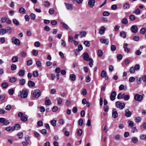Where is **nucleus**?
Listing matches in <instances>:
<instances>
[{
  "label": "nucleus",
  "instance_id": "obj_61",
  "mask_svg": "<svg viewBox=\"0 0 146 146\" xmlns=\"http://www.w3.org/2000/svg\"><path fill=\"white\" fill-rule=\"evenodd\" d=\"M58 109V108L57 106H54L52 108V111L53 112H56Z\"/></svg>",
  "mask_w": 146,
  "mask_h": 146
},
{
  "label": "nucleus",
  "instance_id": "obj_34",
  "mask_svg": "<svg viewBox=\"0 0 146 146\" xmlns=\"http://www.w3.org/2000/svg\"><path fill=\"white\" fill-rule=\"evenodd\" d=\"M128 126L131 127H132L134 126V123L133 121H129L127 122Z\"/></svg>",
  "mask_w": 146,
  "mask_h": 146
},
{
  "label": "nucleus",
  "instance_id": "obj_27",
  "mask_svg": "<svg viewBox=\"0 0 146 146\" xmlns=\"http://www.w3.org/2000/svg\"><path fill=\"white\" fill-rule=\"evenodd\" d=\"M61 24L62 26L64 28H65L66 29H69V27L68 25L65 23L64 22H61Z\"/></svg>",
  "mask_w": 146,
  "mask_h": 146
},
{
  "label": "nucleus",
  "instance_id": "obj_14",
  "mask_svg": "<svg viewBox=\"0 0 146 146\" xmlns=\"http://www.w3.org/2000/svg\"><path fill=\"white\" fill-rule=\"evenodd\" d=\"M132 113L131 111H129V109L125 110V115L127 117H129L131 116Z\"/></svg>",
  "mask_w": 146,
  "mask_h": 146
},
{
  "label": "nucleus",
  "instance_id": "obj_45",
  "mask_svg": "<svg viewBox=\"0 0 146 146\" xmlns=\"http://www.w3.org/2000/svg\"><path fill=\"white\" fill-rule=\"evenodd\" d=\"M136 122L137 123H139L141 120V118L139 117H137L135 118Z\"/></svg>",
  "mask_w": 146,
  "mask_h": 146
},
{
  "label": "nucleus",
  "instance_id": "obj_46",
  "mask_svg": "<svg viewBox=\"0 0 146 146\" xmlns=\"http://www.w3.org/2000/svg\"><path fill=\"white\" fill-rule=\"evenodd\" d=\"M134 13L136 15H139L141 13V11L138 8L135 9L134 11Z\"/></svg>",
  "mask_w": 146,
  "mask_h": 146
},
{
  "label": "nucleus",
  "instance_id": "obj_32",
  "mask_svg": "<svg viewBox=\"0 0 146 146\" xmlns=\"http://www.w3.org/2000/svg\"><path fill=\"white\" fill-rule=\"evenodd\" d=\"M86 34V33L84 31H82L80 33V35L81 38L85 37Z\"/></svg>",
  "mask_w": 146,
  "mask_h": 146
},
{
  "label": "nucleus",
  "instance_id": "obj_36",
  "mask_svg": "<svg viewBox=\"0 0 146 146\" xmlns=\"http://www.w3.org/2000/svg\"><path fill=\"white\" fill-rule=\"evenodd\" d=\"M128 21L126 18L123 19L122 20V23L123 24L126 25L128 23Z\"/></svg>",
  "mask_w": 146,
  "mask_h": 146
},
{
  "label": "nucleus",
  "instance_id": "obj_11",
  "mask_svg": "<svg viewBox=\"0 0 146 146\" xmlns=\"http://www.w3.org/2000/svg\"><path fill=\"white\" fill-rule=\"evenodd\" d=\"M116 95V93L115 91H113L110 96V98L111 100L113 101L115 100Z\"/></svg>",
  "mask_w": 146,
  "mask_h": 146
},
{
  "label": "nucleus",
  "instance_id": "obj_12",
  "mask_svg": "<svg viewBox=\"0 0 146 146\" xmlns=\"http://www.w3.org/2000/svg\"><path fill=\"white\" fill-rule=\"evenodd\" d=\"M112 116L114 118H116L117 117L118 114L117 111L116 109H114L112 111Z\"/></svg>",
  "mask_w": 146,
  "mask_h": 146
},
{
  "label": "nucleus",
  "instance_id": "obj_23",
  "mask_svg": "<svg viewBox=\"0 0 146 146\" xmlns=\"http://www.w3.org/2000/svg\"><path fill=\"white\" fill-rule=\"evenodd\" d=\"M18 74L19 76H23L25 74V71L23 70H21L19 71Z\"/></svg>",
  "mask_w": 146,
  "mask_h": 146
},
{
  "label": "nucleus",
  "instance_id": "obj_41",
  "mask_svg": "<svg viewBox=\"0 0 146 146\" xmlns=\"http://www.w3.org/2000/svg\"><path fill=\"white\" fill-rule=\"evenodd\" d=\"M11 70L14 71L16 70L17 66L15 64H13L11 66Z\"/></svg>",
  "mask_w": 146,
  "mask_h": 146
},
{
  "label": "nucleus",
  "instance_id": "obj_28",
  "mask_svg": "<svg viewBox=\"0 0 146 146\" xmlns=\"http://www.w3.org/2000/svg\"><path fill=\"white\" fill-rule=\"evenodd\" d=\"M125 95L124 93L121 94L120 93L118 94L117 96V98L118 99H120L124 98V95Z\"/></svg>",
  "mask_w": 146,
  "mask_h": 146
},
{
  "label": "nucleus",
  "instance_id": "obj_18",
  "mask_svg": "<svg viewBox=\"0 0 146 146\" xmlns=\"http://www.w3.org/2000/svg\"><path fill=\"white\" fill-rule=\"evenodd\" d=\"M19 59V58L17 56H13L11 58V61L13 62H17Z\"/></svg>",
  "mask_w": 146,
  "mask_h": 146
},
{
  "label": "nucleus",
  "instance_id": "obj_5",
  "mask_svg": "<svg viewBox=\"0 0 146 146\" xmlns=\"http://www.w3.org/2000/svg\"><path fill=\"white\" fill-rule=\"evenodd\" d=\"M11 40L12 43L16 45L19 46L20 44V42L19 40L17 38H15V37H13L11 39Z\"/></svg>",
  "mask_w": 146,
  "mask_h": 146
},
{
  "label": "nucleus",
  "instance_id": "obj_62",
  "mask_svg": "<svg viewBox=\"0 0 146 146\" xmlns=\"http://www.w3.org/2000/svg\"><path fill=\"white\" fill-rule=\"evenodd\" d=\"M91 80V79L90 76H87L86 77V81L87 82H89Z\"/></svg>",
  "mask_w": 146,
  "mask_h": 146
},
{
  "label": "nucleus",
  "instance_id": "obj_51",
  "mask_svg": "<svg viewBox=\"0 0 146 146\" xmlns=\"http://www.w3.org/2000/svg\"><path fill=\"white\" fill-rule=\"evenodd\" d=\"M14 90L13 88H11L8 90L9 93L11 95H12L14 93Z\"/></svg>",
  "mask_w": 146,
  "mask_h": 146
},
{
  "label": "nucleus",
  "instance_id": "obj_26",
  "mask_svg": "<svg viewBox=\"0 0 146 146\" xmlns=\"http://www.w3.org/2000/svg\"><path fill=\"white\" fill-rule=\"evenodd\" d=\"M97 54L98 57H101L103 55V52L102 50L99 49L98 50Z\"/></svg>",
  "mask_w": 146,
  "mask_h": 146
},
{
  "label": "nucleus",
  "instance_id": "obj_15",
  "mask_svg": "<svg viewBox=\"0 0 146 146\" xmlns=\"http://www.w3.org/2000/svg\"><path fill=\"white\" fill-rule=\"evenodd\" d=\"M105 30L106 28L104 27H102L99 31L100 34L101 35H103L105 33Z\"/></svg>",
  "mask_w": 146,
  "mask_h": 146
},
{
  "label": "nucleus",
  "instance_id": "obj_7",
  "mask_svg": "<svg viewBox=\"0 0 146 146\" xmlns=\"http://www.w3.org/2000/svg\"><path fill=\"white\" fill-rule=\"evenodd\" d=\"M134 98L136 101H140L143 99V96L141 95L137 94L135 96Z\"/></svg>",
  "mask_w": 146,
  "mask_h": 146
},
{
  "label": "nucleus",
  "instance_id": "obj_35",
  "mask_svg": "<svg viewBox=\"0 0 146 146\" xmlns=\"http://www.w3.org/2000/svg\"><path fill=\"white\" fill-rule=\"evenodd\" d=\"M13 23L16 25H18L19 23V21L16 19H14L13 20Z\"/></svg>",
  "mask_w": 146,
  "mask_h": 146
},
{
  "label": "nucleus",
  "instance_id": "obj_4",
  "mask_svg": "<svg viewBox=\"0 0 146 146\" xmlns=\"http://www.w3.org/2000/svg\"><path fill=\"white\" fill-rule=\"evenodd\" d=\"M28 95V93L26 90H23L22 91L20 92V96L23 98H26Z\"/></svg>",
  "mask_w": 146,
  "mask_h": 146
},
{
  "label": "nucleus",
  "instance_id": "obj_53",
  "mask_svg": "<svg viewBox=\"0 0 146 146\" xmlns=\"http://www.w3.org/2000/svg\"><path fill=\"white\" fill-rule=\"evenodd\" d=\"M110 14V13L108 11H105L103 12V15L104 16H108Z\"/></svg>",
  "mask_w": 146,
  "mask_h": 146
},
{
  "label": "nucleus",
  "instance_id": "obj_2",
  "mask_svg": "<svg viewBox=\"0 0 146 146\" xmlns=\"http://www.w3.org/2000/svg\"><path fill=\"white\" fill-rule=\"evenodd\" d=\"M125 105V104L123 102L121 103L119 101H117L116 102V106L117 108L122 109L124 108Z\"/></svg>",
  "mask_w": 146,
  "mask_h": 146
},
{
  "label": "nucleus",
  "instance_id": "obj_60",
  "mask_svg": "<svg viewBox=\"0 0 146 146\" xmlns=\"http://www.w3.org/2000/svg\"><path fill=\"white\" fill-rule=\"evenodd\" d=\"M111 50L112 51H115L116 50V46L114 45H112L111 46Z\"/></svg>",
  "mask_w": 146,
  "mask_h": 146
},
{
  "label": "nucleus",
  "instance_id": "obj_39",
  "mask_svg": "<svg viewBox=\"0 0 146 146\" xmlns=\"http://www.w3.org/2000/svg\"><path fill=\"white\" fill-rule=\"evenodd\" d=\"M6 30L5 29H2L0 30V34L3 35L6 33Z\"/></svg>",
  "mask_w": 146,
  "mask_h": 146
},
{
  "label": "nucleus",
  "instance_id": "obj_55",
  "mask_svg": "<svg viewBox=\"0 0 146 146\" xmlns=\"http://www.w3.org/2000/svg\"><path fill=\"white\" fill-rule=\"evenodd\" d=\"M54 12V9L52 8H50L49 10V13L50 15L53 14Z\"/></svg>",
  "mask_w": 146,
  "mask_h": 146
},
{
  "label": "nucleus",
  "instance_id": "obj_64",
  "mask_svg": "<svg viewBox=\"0 0 146 146\" xmlns=\"http://www.w3.org/2000/svg\"><path fill=\"white\" fill-rule=\"evenodd\" d=\"M117 8V6L116 5H113L111 6V9L113 10H115Z\"/></svg>",
  "mask_w": 146,
  "mask_h": 146
},
{
  "label": "nucleus",
  "instance_id": "obj_52",
  "mask_svg": "<svg viewBox=\"0 0 146 146\" xmlns=\"http://www.w3.org/2000/svg\"><path fill=\"white\" fill-rule=\"evenodd\" d=\"M50 5L49 2L48 1H46L44 2V6L46 7H48Z\"/></svg>",
  "mask_w": 146,
  "mask_h": 146
},
{
  "label": "nucleus",
  "instance_id": "obj_25",
  "mask_svg": "<svg viewBox=\"0 0 146 146\" xmlns=\"http://www.w3.org/2000/svg\"><path fill=\"white\" fill-rule=\"evenodd\" d=\"M2 87L4 88H7L8 86V84L7 82H3L1 84Z\"/></svg>",
  "mask_w": 146,
  "mask_h": 146
},
{
  "label": "nucleus",
  "instance_id": "obj_40",
  "mask_svg": "<svg viewBox=\"0 0 146 146\" xmlns=\"http://www.w3.org/2000/svg\"><path fill=\"white\" fill-rule=\"evenodd\" d=\"M17 78L15 77H13L10 79V81L11 82L13 83L16 81Z\"/></svg>",
  "mask_w": 146,
  "mask_h": 146
},
{
  "label": "nucleus",
  "instance_id": "obj_42",
  "mask_svg": "<svg viewBox=\"0 0 146 146\" xmlns=\"http://www.w3.org/2000/svg\"><path fill=\"white\" fill-rule=\"evenodd\" d=\"M51 124L53 126H55L56 124V121L55 120H52L51 121Z\"/></svg>",
  "mask_w": 146,
  "mask_h": 146
},
{
  "label": "nucleus",
  "instance_id": "obj_59",
  "mask_svg": "<svg viewBox=\"0 0 146 146\" xmlns=\"http://www.w3.org/2000/svg\"><path fill=\"white\" fill-rule=\"evenodd\" d=\"M135 69L133 67H131L130 69L129 72L131 73H134L135 72Z\"/></svg>",
  "mask_w": 146,
  "mask_h": 146
},
{
  "label": "nucleus",
  "instance_id": "obj_54",
  "mask_svg": "<svg viewBox=\"0 0 146 146\" xmlns=\"http://www.w3.org/2000/svg\"><path fill=\"white\" fill-rule=\"evenodd\" d=\"M29 142L27 140H26L25 141L23 142L22 144V145L24 146H26L28 145Z\"/></svg>",
  "mask_w": 146,
  "mask_h": 146
},
{
  "label": "nucleus",
  "instance_id": "obj_20",
  "mask_svg": "<svg viewBox=\"0 0 146 146\" xmlns=\"http://www.w3.org/2000/svg\"><path fill=\"white\" fill-rule=\"evenodd\" d=\"M19 12L20 13L24 14L25 13L26 10L24 8L21 7L19 9Z\"/></svg>",
  "mask_w": 146,
  "mask_h": 146
},
{
  "label": "nucleus",
  "instance_id": "obj_33",
  "mask_svg": "<svg viewBox=\"0 0 146 146\" xmlns=\"http://www.w3.org/2000/svg\"><path fill=\"white\" fill-rule=\"evenodd\" d=\"M61 45L63 47H65L66 46V44L65 41L63 39H61Z\"/></svg>",
  "mask_w": 146,
  "mask_h": 146
},
{
  "label": "nucleus",
  "instance_id": "obj_10",
  "mask_svg": "<svg viewBox=\"0 0 146 146\" xmlns=\"http://www.w3.org/2000/svg\"><path fill=\"white\" fill-rule=\"evenodd\" d=\"M95 3V0H89L88 2V5L89 7L92 8L94 6Z\"/></svg>",
  "mask_w": 146,
  "mask_h": 146
},
{
  "label": "nucleus",
  "instance_id": "obj_31",
  "mask_svg": "<svg viewBox=\"0 0 146 146\" xmlns=\"http://www.w3.org/2000/svg\"><path fill=\"white\" fill-rule=\"evenodd\" d=\"M21 55L22 57H25L27 55V53L26 52L22 51L21 52Z\"/></svg>",
  "mask_w": 146,
  "mask_h": 146
},
{
  "label": "nucleus",
  "instance_id": "obj_3",
  "mask_svg": "<svg viewBox=\"0 0 146 146\" xmlns=\"http://www.w3.org/2000/svg\"><path fill=\"white\" fill-rule=\"evenodd\" d=\"M23 115V113L22 112H20L18 113V116L21 117V120L23 121L26 122L27 121V118Z\"/></svg>",
  "mask_w": 146,
  "mask_h": 146
},
{
  "label": "nucleus",
  "instance_id": "obj_38",
  "mask_svg": "<svg viewBox=\"0 0 146 146\" xmlns=\"http://www.w3.org/2000/svg\"><path fill=\"white\" fill-rule=\"evenodd\" d=\"M140 139L141 140H145L146 139V135H142L140 136Z\"/></svg>",
  "mask_w": 146,
  "mask_h": 146
},
{
  "label": "nucleus",
  "instance_id": "obj_19",
  "mask_svg": "<svg viewBox=\"0 0 146 146\" xmlns=\"http://www.w3.org/2000/svg\"><path fill=\"white\" fill-rule=\"evenodd\" d=\"M131 141L134 143H136L138 141V139L136 137H133L131 138Z\"/></svg>",
  "mask_w": 146,
  "mask_h": 146
},
{
  "label": "nucleus",
  "instance_id": "obj_9",
  "mask_svg": "<svg viewBox=\"0 0 146 146\" xmlns=\"http://www.w3.org/2000/svg\"><path fill=\"white\" fill-rule=\"evenodd\" d=\"M101 76L102 78H104L106 80H108V77L107 75L106 72L104 70L102 71Z\"/></svg>",
  "mask_w": 146,
  "mask_h": 146
},
{
  "label": "nucleus",
  "instance_id": "obj_49",
  "mask_svg": "<svg viewBox=\"0 0 146 146\" xmlns=\"http://www.w3.org/2000/svg\"><path fill=\"white\" fill-rule=\"evenodd\" d=\"M131 21L134 20L135 19V16L133 15H131L129 17Z\"/></svg>",
  "mask_w": 146,
  "mask_h": 146
},
{
  "label": "nucleus",
  "instance_id": "obj_17",
  "mask_svg": "<svg viewBox=\"0 0 146 146\" xmlns=\"http://www.w3.org/2000/svg\"><path fill=\"white\" fill-rule=\"evenodd\" d=\"M123 8L124 9H128L130 8L129 4L127 3H124L123 5Z\"/></svg>",
  "mask_w": 146,
  "mask_h": 146
},
{
  "label": "nucleus",
  "instance_id": "obj_30",
  "mask_svg": "<svg viewBox=\"0 0 146 146\" xmlns=\"http://www.w3.org/2000/svg\"><path fill=\"white\" fill-rule=\"evenodd\" d=\"M57 104L58 105L61 104L62 102V99L60 98H57Z\"/></svg>",
  "mask_w": 146,
  "mask_h": 146
},
{
  "label": "nucleus",
  "instance_id": "obj_56",
  "mask_svg": "<svg viewBox=\"0 0 146 146\" xmlns=\"http://www.w3.org/2000/svg\"><path fill=\"white\" fill-rule=\"evenodd\" d=\"M83 123V121L82 119H80L78 121V123L79 125H82Z\"/></svg>",
  "mask_w": 146,
  "mask_h": 146
},
{
  "label": "nucleus",
  "instance_id": "obj_57",
  "mask_svg": "<svg viewBox=\"0 0 146 146\" xmlns=\"http://www.w3.org/2000/svg\"><path fill=\"white\" fill-rule=\"evenodd\" d=\"M89 65L91 67H92L93 65V61L92 58H90L89 59Z\"/></svg>",
  "mask_w": 146,
  "mask_h": 146
},
{
  "label": "nucleus",
  "instance_id": "obj_8",
  "mask_svg": "<svg viewBox=\"0 0 146 146\" xmlns=\"http://www.w3.org/2000/svg\"><path fill=\"white\" fill-rule=\"evenodd\" d=\"M131 31L134 33H136L138 31V27L135 25H132L130 28Z\"/></svg>",
  "mask_w": 146,
  "mask_h": 146
},
{
  "label": "nucleus",
  "instance_id": "obj_22",
  "mask_svg": "<svg viewBox=\"0 0 146 146\" xmlns=\"http://www.w3.org/2000/svg\"><path fill=\"white\" fill-rule=\"evenodd\" d=\"M120 36L123 38H125L126 37V33L124 31L121 32L120 33Z\"/></svg>",
  "mask_w": 146,
  "mask_h": 146
},
{
  "label": "nucleus",
  "instance_id": "obj_21",
  "mask_svg": "<svg viewBox=\"0 0 146 146\" xmlns=\"http://www.w3.org/2000/svg\"><path fill=\"white\" fill-rule=\"evenodd\" d=\"M28 84L29 87H33L35 86V84L33 82L30 81L28 82Z\"/></svg>",
  "mask_w": 146,
  "mask_h": 146
},
{
  "label": "nucleus",
  "instance_id": "obj_63",
  "mask_svg": "<svg viewBox=\"0 0 146 146\" xmlns=\"http://www.w3.org/2000/svg\"><path fill=\"white\" fill-rule=\"evenodd\" d=\"M41 63L39 60H38L36 62V65L38 67H40L41 66Z\"/></svg>",
  "mask_w": 146,
  "mask_h": 146
},
{
  "label": "nucleus",
  "instance_id": "obj_44",
  "mask_svg": "<svg viewBox=\"0 0 146 146\" xmlns=\"http://www.w3.org/2000/svg\"><path fill=\"white\" fill-rule=\"evenodd\" d=\"M134 68L135 70H139L140 68V66L139 64H136L135 65Z\"/></svg>",
  "mask_w": 146,
  "mask_h": 146
},
{
  "label": "nucleus",
  "instance_id": "obj_16",
  "mask_svg": "<svg viewBox=\"0 0 146 146\" xmlns=\"http://www.w3.org/2000/svg\"><path fill=\"white\" fill-rule=\"evenodd\" d=\"M83 57L84 60L86 61L89 60V56L87 52H85L83 54Z\"/></svg>",
  "mask_w": 146,
  "mask_h": 146
},
{
  "label": "nucleus",
  "instance_id": "obj_37",
  "mask_svg": "<svg viewBox=\"0 0 146 146\" xmlns=\"http://www.w3.org/2000/svg\"><path fill=\"white\" fill-rule=\"evenodd\" d=\"M140 32L141 34H144L146 32V29L144 28H142L140 30Z\"/></svg>",
  "mask_w": 146,
  "mask_h": 146
},
{
  "label": "nucleus",
  "instance_id": "obj_6",
  "mask_svg": "<svg viewBox=\"0 0 146 146\" xmlns=\"http://www.w3.org/2000/svg\"><path fill=\"white\" fill-rule=\"evenodd\" d=\"M66 9L68 10L72 11L73 9V5L70 4L66 3H64Z\"/></svg>",
  "mask_w": 146,
  "mask_h": 146
},
{
  "label": "nucleus",
  "instance_id": "obj_50",
  "mask_svg": "<svg viewBox=\"0 0 146 146\" xmlns=\"http://www.w3.org/2000/svg\"><path fill=\"white\" fill-rule=\"evenodd\" d=\"M135 78L133 77L132 76V77H130L129 78V82H134L135 81Z\"/></svg>",
  "mask_w": 146,
  "mask_h": 146
},
{
  "label": "nucleus",
  "instance_id": "obj_43",
  "mask_svg": "<svg viewBox=\"0 0 146 146\" xmlns=\"http://www.w3.org/2000/svg\"><path fill=\"white\" fill-rule=\"evenodd\" d=\"M82 133V129H79L77 131L78 135L79 136H80Z\"/></svg>",
  "mask_w": 146,
  "mask_h": 146
},
{
  "label": "nucleus",
  "instance_id": "obj_47",
  "mask_svg": "<svg viewBox=\"0 0 146 146\" xmlns=\"http://www.w3.org/2000/svg\"><path fill=\"white\" fill-rule=\"evenodd\" d=\"M73 37L72 36H69L68 37V41L69 43H71L73 41Z\"/></svg>",
  "mask_w": 146,
  "mask_h": 146
},
{
  "label": "nucleus",
  "instance_id": "obj_48",
  "mask_svg": "<svg viewBox=\"0 0 146 146\" xmlns=\"http://www.w3.org/2000/svg\"><path fill=\"white\" fill-rule=\"evenodd\" d=\"M33 74L34 77H37L38 75V73L37 71H34L33 72Z\"/></svg>",
  "mask_w": 146,
  "mask_h": 146
},
{
  "label": "nucleus",
  "instance_id": "obj_29",
  "mask_svg": "<svg viewBox=\"0 0 146 146\" xmlns=\"http://www.w3.org/2000/svg\"><path fill=\"white\" fill-rule=\"evenodd\" d=\"M25 80L24 79H21L19 80V84L22 85H24L25 84Z\"/></svg>",
  "mask_w": 146,
  "mask_h": 146
},
{
  "label": "nucleus",
  "instance_id": "obj_13",
  "mask_svg": "<svg viewBox=\"0 0 146 146\" xmlns=\"http://www.w3.org/2000/svg\"><path fill=\"white\" fill-rule=\"evenodd\" d=\"M100 41L102 43L105 44L106 45H108L109 43V41L108 39L102 38L100 40Z\"/></svg>",
  "mask_w": 146,
  "mask_h": 146
},
{
  "label": "nucleus",
  "instance_id": "obj_1",
  "mask_svg": "<svg viewBox=\"0 0 146 146\" xmlns=\"http://www.w3.org/2000/svg\"><path fill=\"white\" fill-rule=\"evenodd\" d=\"M32 93L33 97L36 98H39L41 95L40 91L38 90H35L33 91Z\"/></svg>",
  "mask_w": 146,
  "mask_h": 146
},
{
  "label": "nucleus",
  "instance_id": "obj_24",
  "mask_svg": "<svg viewBox=\"0 0 146 146\" xmlns=\"http://www.w3.org/2000/svg\"><path fill=\"white\" fill-rule=\"evenodd\" d=\"M70 78L71 80L72 81H74L76 79V76L74 74H72L70 75Z\"/></svg>",
  "mask_w": 146,
  "mask_h": 146
},
{
  "label": "nucleus",
  "instance_id": "obj_58",
  "mask_svg": "<svg viewBox=\"0 0 146 146\" xmlns=\"http://www.w3.org/2000/svg\"><path fill=\"white\" fill-rule=\"evenodd\" d=\"M40 43L38 41H36L34 43L35 46L37 47H38L40 46Z\"/></svg>",
  "mask_w": 146,
  "mask_h": 146
}]
</instances>
